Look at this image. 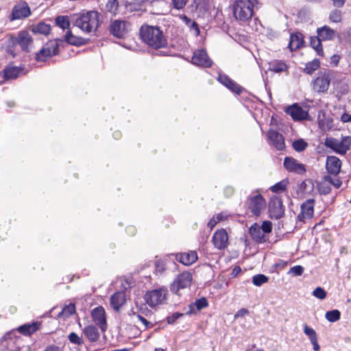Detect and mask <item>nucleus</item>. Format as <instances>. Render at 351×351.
I'll list each match as a JSON object with an SVG mask.
<instances>
[{"label":"nucleus","mask_w":351,"mask_h":351,"mask_svg":"<svg viewBox=\"0 0 351 351\" xmlns=\"http://www.w3.org/2000/svg\"><path fill=\"white\" fill-rule=\"evenodd\" d=\"M91 316L96 325L99 327L102 332H105L107 329V322L104 308L99 306L93 308L91 311Z\"/></svg>","instance_id":"obj_13"},{"label":"nucleus","mask_w":351,"mask_h":351,"mask_svg":"<svg viewBox=\"0 0 351 351\" xmlns=\"http://www.w3.org/2000/svg\"><path fill=\"white\" fill-rule=\"evenodd\" d=\"M248 209L255 216H259L266 207V201L261 194L250 196L247 199Z\"/></svg>","instance_id":"obj_9"},{"label":"nucleus","mask_w":351,"mask_h":351,"mask_svg":"<svg viewBox=\"0 0 351 351\" xmlns=\"http://www.w3.org/2000/svg\"><path fill=\"white\" fill-rule=\"evenodd\" d=\"M298 189L302 193L311 194L314 190V183L311 179L305 180L298 185Z\"/></svg>","instance_id":"obj_35"},{"label":"nucleus","mask_w":351,"mask_h":351,"mask_svg":"<svg viewBox=\"0 0 351 351\" xmlns=\"http://www.w3.org/2000/svg\"><path fill=\"white\" fill-rule=\"evenodd\" d=\"M217 80L224 86L228 88L230 90L237 93V95H240L243 90V87L237 84L234 81H233L230 77H229L226 74H222L219 73L217 77Z\"/></svg>","instance_id":"obj_17"},{"label":"nucleus","mask_w":351,"mask_h":351,"mask_svg":"<svg viewBox=\"0 0 351 351\" xmlns=\"http://www.w3.org/2000/svg\"><path fill=\"white\" fill-rule=\"evenodd\" d=\"M130 315L136 316L137 319L141 321L143 324L145 326V329L150 328L153 326V324L148 322L144 317H143L140 314H136L133 310H131V313H129Z\"/></svg>","instance_id":"obj_47"},{"label":"nucleus","mask_w":351,"mask_h":351,"mask_svg":"<svg viewBox=\"0 0 351 351\" xmlns=\"http://www.w3.org/2000/svg\"><path fill=\"white\" fill-rule=\"evenodd\" d=\"M176 259L184 265H191L197 260V254L195 251L176 254Z\"/></svg>","instance_id":"obj_23"},{"label":"nucleus","mask_w":351,"mask_h":351,"mask_svg":"<svg viewBox=\"0 0 351 351\" xmlns=\"http://www.w3.org/2000/svg\"><path fill=\"white\" fill-rule=\"evenodd\" d=\"M31 14V10L26 2H22L15 5L12 10L10 17V21L23 19Z\"/></svg>","instance_id":"obj_12"},{"label":"nucleus","mask_w":351,"mask_h":351,"mask_svg":"<svg viewBox=\"0 0 351 351\" xmlns=\"http://www.w3.org/2000/svg\"><path fill=\"white\" fill-rule=\"evenodd\" d=\"M325 317L330 322H335L340 319L341 313L337 309L328 311L326 313Z\"/></svg>","instance_id":"obj_38"},{"label":"nucleus","mask_w":351,"mask_h":351,"mask_svg":"<svg viewBox=\"0 0 351 351\" xmlns=\"http://www.w3.org/2000/svg\"><path fill=\"white\" fill-rule=\"evenodd\" d=\"M313 345V350L315 351H319L320 350V346L318 343V341L317 339L315 340V341H313L311 342Z\"/></svg>","instance_id":"obj_62"},{"label":"nucleus","mask_w":351,"mask_h":351,"mask_svg":"<svg viewBox=\"0 0 351 351\" xmlns=\"http://www.w3.org/2000/svg\"><path fill=\"white\" fill-rule=\"evenodd\" d=\"M285 112L287 114H289L294 121L304 120L308 116V112L298 104H294L287 107Z\"/></svg>","instance_id":"obj_19"},{"label":"nucleus","mask_w":351,"mask_h":351,"mask_svg":"<svg viewBox=\"0 0 351 351\" xmlns=\"http://www.w3.org/2000/svg\"><path fill=\"white\" fill-rule=\"evenodd\" d=\"M325 145L327 147L333 149L339 154H345L349 149L348 146L346 145L344 142H339L334 138H327Z\"/></svg>","instance_id":"obj_22"},{"label":"nucleus","mask_w":351,"mask_h":351,"mask_svg":"<svg viewBox=\"0 0 351 351\" xmlns=\"http://www.w3.org/2000/svg\"><path fill=\"white\" fill-rule=\"evenodd\" d=\"M341 121L343 123L351 122V114L344 112L341 117Z\"/></svg>","instance_id":"obj_59"},{"label":"nucleus","mask_w":351,"mask_h":351,"mask_svg":"<svg viewBox=\"0 0 351 351\" xmlns=\"http://www.w3.org/2000/svg\"><path fill=\"white\" fill-rule=\"evenodd\" d=\"M317 189L321 195H328L331 191V187L328 184L319 183L317 185Z\"/></svg>","instance_id":"obj_48"},{"label":"nucleus","mask_w":351,"mask_h":351,"mask_svg":"<svg viewBox=\"0 0 351 351\" xmlns=\"http://www.w3.org/2000/svg\"><path fill=\"white\" fill-rule=\"evenodd\" d=\"M315 203L314 199H308L301 204L300 213L297 217L299 221L304 223L306 219L313 217Z\"/></svg>","instance_id":"obj_10"},{"label":"nucleus","mask_w":351,"mask_h":351,"mask_svg":"<svg viewBox=\"0 0 351 351\" xmlns=\"http://www.w3.org/2000/svg\"><path fill=\"white\" fill-rule=\"evenodd\" d=\"M56 25L63 30L69 29L70 27V21L67 16H58L56 19Z\"/></svg>","instance_id":"obj_40"},{"label":"nucleus","mask_w":351,"mask_h":351,"mask_svg":"<svg viewBox=\"0 0 351 351\" xmlns=\"http://www.w3.org/2000/svg\"><path fill=\"white\" fill-rule=\"evenodd\" d=\"M41 322H34L32 323L25 324L18 328V331L25 335L29 336L40 329Z\"/></svg>","instance_id":"obj_26"},{"label":"nucleus","mask_w":351,"mask_h":351,"mask_svg":"<svg viewBox=\"0 0 351 351\" xmlns=\"http://www.w3.org/2000/svg\"><path fill=\"white\" fill-rule=\"evenodd\" d=\"M218 222L216 220V218L215 217H213V218H211L209 221L208 222V226L209 228H210L211 229H213L215 226L216 224Z\"/></svg>","instance_id":"obj_61"},{"label":"nucleus","mask_w":351,"mask_h":351,"mask_svg":"<svg viewBox=\"0 0 351 351\" xmlns=\"http://www.w3.org/2000/svg\"><path fill=\"white\" fill-rule=\"evenodd\" d=\"M32 31L34 34H40L43 35H47L51 31V26L44 22H40L38 24L32 27Z\"/></svg>","instance_id":"obj_34"},{"label":"nucleus","mask_w":351,"mask_h":351,"mask_svg":"<svg viewBox=\"0 0 351 351\" xmlns=\"http://www.w3.org/2000/svg\"><path fill=\"white\" fill-rule=\"evenodd\" d=\"M313 295L318 299L324 300L326 297V292L323 288L318 287L313 291Z\"/></svg>","instance_id":"obj_51"},{"label":"nucleus","mask_w":351,"mask_h":351,"mask_svg":"<svg viewBox=\"0 0 351 351\" xmlns=\"http://www.w3.org/2000/svg\"><path fill=\"white\" fill-rule=\"evenodd\" d=\"M212 242L218 250H224L228 245V236L225 229L217 230L213 235Z\"/></svg>","instance_id":"obj_14"},{"label":"nucleus","mask_w":351,"mask_h":351,"mask_svg":"<svg viewBox=\"0 0 351 351\" xmlns=\"http://www.w3.org/2000/svg\"><path fill=\"white\" fill-rule=\"evenodd\" d=\"M303 43L304 40L302 34L298 32L291 34L289 43V47L291 51H294L300 48L303 45Z\"/></svg>","instance_id":"obj_30"},{"label":"nucleus","mask_w":351,"mask_h":351,"mask_svg":"<svg viewBox=\"0 0 351 351\" xmlns=\"http://www.w3.org/2000/svg\"><path fill=\"white\" fill-rule=\"evenodd\" d=\"M317 34L322 41L332 40L335 36V31L327 25L317 28Z\"/></svg>","instance_id":"obj_27"},{"label":"nucleus","mask_w":351,"mask_h":351,"mask_svg":"<svg viewBox=\"0 0 351 351\" xmlns=\"http://www.w3.org/2000/svg\"><path fill=\"white\" fill-rule=\"evenodd\" d=\"M268 69L274 73H281L288 69V66L285 62L280 60H274L269 62Z\"/></svg>","instance_id":"obj_31"},{"label":"nucleus","mask_w":351,"mask_h":351,"mask_svg":"<svg viewBox=\"0 0 351 351\" xmlns=\"http://www.w3.org/2000/svg\"><path fill=\"white\" fill-rule=\"evenodd\" d=\"M269 278L264 274H257L252 277V282L254 285L260 287L268 281Z\"/></svg>","instance_id":"obj_45"},{"label":"nucleus","mask_w":351,"mask_h":351,"mask_svg":"<svg viewBox=\"0 0 351 351\" xmlns=\"http://www.w3.org/2000/svg\"><path fill=\"white\" fill-rule=\"evenodd\" d=\"M167 292L168 291L167 288L160 287L158 289L147 291L145 293L144 298L146 303L150 307H154L164 302L166 299Z\"/></svg>","instance_id":"obj_6"},{"label":"nucleus","mask_w":351,"mask_h":351,"mask_svg":"<svg viewBox=\"0 0 351 351\" xmlns=\"http://www.w3.org/2000/svg\"><path fill=\"white\" fill-rule=\"evenodd\" d=\"M99 13L94 10L80 13L76 15L74 25L87 34L96 32L99 26Z\"/></svg>","instance_id":"obj_2"},{"label":"nucleus","mask_w":351,"mask_h":351,"mask_svg":"<svg viewBox=\"0 0 351 351\" xmlns=\"http://www.w3.org/2000/svg\"><path fill=\"white\" fill-rule=\"evenodd\" d=\"M191 62L193 64L205 68H209L213 64L212 60L208 57L206 51L204 49H198L194 52Z\"/></svg>","instance_id":"obj_11"},{"label":"nucleus","mask_w":351,"mask_h":351,"mask_svg":"<svg viewBox=\"0 0 351 351\" xmlns=\"http://www.w3.org/2000/svg\"><path fill=\"white\" fill-rule=\"evenodd\" d=\"M283 165L285 168L289 172L301 175L306 171L304 165L298 162L297 160L291 157H286Z\"/></svg>","instance_id":"obj_16"},{"label":"nucleus","mask_w":351,"mask_h":351,"mask_svg":"<svg viewBox=\"0 0 351 351\" xmlns=\"http://www.w3.org/2000/svg\"><path fill=\"white\" fill-rule=\"evenodd\" d=\"M187 25L189 27L190 31L193 32L195 36H197L199 35L200 31H199V25L195 21H192Z\"/></svg>","instance_id":"obj_53"},{"label":"nucleus","mask_w":351,"mask_h":351,"mask_svg":"<svg viewBox=\"0 0 351 351\" xmlns=\"http://www.w3.org/2000/svg\"><path fill=\"white\" fill-rule=\"evenodd\" d=\"M303 329L304 333L308 337L311 342L317 339V335L313 328L309 327L307 324H304Z\"/></svg>","instance_id":"obj_43"},{"label":"nucleus","mask_w":351,"mask_h":351,"mask_svg":"<svg viewBox=\"0 0 351 351\" xmlns=\"http://www.w3.org/2000/svg\"><path fill=\"white\" fill-rule=\"evenodd\" d=\"M44 351H60V348L56 346H49Z\"/></svg>","instance_id":"obj_63"},{"label":"nucleus","mask_w":351,"mask_h":351,"mask_svg":"<svg viewBox=\"0 0 351 351\" xmlns=\"http://www.w3.org/2000/svg\"><path fill=\"white\" fill-rule=\"evenodd\" d=\"M33 40L30 34L26 31H21L15 38L14 43L19 45L21 49L28 52L29 47L32 45Z\"/></svg>","instance_id":"obj_20"},{"label":"nucleus","mask_w":351,"mask_h":351,"mask_svg":"<svg viewBox=\"0 0 351 351\" xmlns=\"http://www.w3.org/2000/svg\"><path fill=\"white\" fill-rule=\"evenodd\" d=\"M249 232L253 240H254L256 243H262L266 241L263 231L261 230L260 226L256 223L253 224L250 228Z\"/></svg>","instance_id":"obj_29"},{"label":"nucleus","mask_w":351,"mask_h":351,"mask_svg":"<svg viewBox=\"0 0 351 351\" xmlns=\"http://www.w3.org/2000/svg\"><path fill=\"white\" fill-rule=\"evenodd\" d=\"M75 313V306L73 303H70L68 305H65L62 311L59 313L58 316L62 315L68 317Z\"/></svg>","instance_id":"obj_41"},{"label":"nucleus","mask_w":351,"mask_h":351,"mask_svg":"<svg viewBox=\"0 0 351 351\" xmlns=\"http://www.w3.org/2000/svg\"><path fill=\"white\" fill-rule=\"evenodd\" d=\"M340 60V56L339 55H333L330 58V64L332 66H337Z\"/></svg>","instance_id":"obj_57"},{"label":"nucleus","mask_w":351,"mask_h":351,"mask_svg":"<svg viewBox=\"0 0 351 351\" xmlns=\"http://www.w3.org/2000/svg\"><path fill=\"white\" fill-rule=\"evenodd\" d=\"M260 228L264 233H269L272 230V223L269 221H264Z\"/></svg>","instance_id":"obj_55"},{"label":"nucleus","mask_w":351,"mask_h":351,"mask_svg":"<svg viewBox=\"0 0 351 351\" xmlns=\"http://www.w3.org/2000/svg\"><path fill=\"white\" fill-rule=\"evenodd\" d=\"M341 162L339 158L335 156H328L326 158V168L328 173L337 176L339 173Z\"/></svg>","instance_id":"obj_21"},{"label":"nucleus","mask_w":351,"mask_h":351,"mask_svg":"<svg viewBox=\"0 0 351 351\" xmlns=\"http://www.w3.org/2000/svg\"><path fill=\"white\" fill-rule=\"evenodd\" d=\"M23 68L15 66H7L3 71V77L5 80H15L23 73Z\"/></svg>","instance_id":"obj_24"},{"label":"nucleus","mask_w":351,"mask_h":351,"mask_svg":"<svg viewBox=\"0 0 351 351\" xmlns=\"http://www.w3.org/2000/svg\"><path fill=\"white\" fill-rule=\"evenodd\" d=\"M332 5L336 8H342L346 0H331Z\"/></svg>","instance_id":"obj_58"},{"label":"nucleus","mask_w":351,"mask_h":351,"mask_svg":"<svg viewBox=\"0 0 351 351\" xmlns=\"http://www.w3.org/2000/svg\"><path fill=\"white\" fill-rule=\"evenodd\" d=\"M69 340L70 341L71 343H74L75 345H78V346H80L82 345L84 342H83V340L82 339V338H80L75 332H71L69 335Z\"/></svg>","instance_id":"obj_49"},{"label":"nucleus","mask_w":351,"mask_h":351,"mask_svg":"<svg viewBox=\"0 0 351 351\" xmlns=\"http://www.w3.org/2000/svg\"><path fill=\"white\" fill-rule=\"evenodd\" d=\"M241 271V268L239 266L234 267L231 272V276L232 277L237 276Z\"/></svg>","instance_id":"obj_60"},{"label":"nucleus","mask_w":351,"mask_h":351,"mask_svg":"<svg viewBox=\"0 0 351 351\" xmlns=\"http://www.w3.org/2000/svg\"><path fill=\"white\" fill-rule=\"evenodd\" d=\"M319 66H320V62H319V59L315 58L312 61L308 62L306 64L305 68L304 69V72L308 75H311Z\"/></svg>","instance_id":"obj_37"},{"label":"nucleus","mask_w":351,"mask_h":351,"mask_svg":"<svg viewBox=\"0 0 351 351\" xmlns=\"http://www.w3.org/2000/svg\"><path fill=\"white\" fill-rule=\"evenodd\" d=\"M310 45L313 49H314L317 55L320 56H324V51L322 49V40L320 38L317 36H311L310 38Z\"/></svg>","instance_id":"obj_36"},{"label":"nucleus","mask_w":351,"mask_h":351,"mask_svg":"<svg viewBox=\"0 0 351 351\" xmlns=\"http://www.w3.org/2000/svg\"><path fill=\"white\" fill-rule=\"evenodd\" d=\"M304 268L301 265H295L290 268L288 274L291 275L292 276H300L304 273Z\"/></svg>","instance_id":"obj_46"},{"label":"nucleus","mask_w":351,"mask_h":351,"mask_svg":"<svg viewBox=\"0 0 351 351\" xmlns=\"http://www.w3.org/2000/svg\"><path fill=\"white\" fill-rule=\"evenodd\" d=\"M183 313L176 312L167 317V323L169 324H173L178 319L183 317Z\"/></svg>","instance_id":"obj_54"},{"label":"nucleus","mask_w":351,"mask_h":351,"mask_svg":"<svg viewBox=\"0 0 351 351\" xmlns=\"http://www.w3.org/2000/svg\"><path fill=\"white\" fill-rule=\"evenodd\" d=\"M329 19L332 23H340L342 20V12L337 9L332 10L329 14Z\"/></svg>","instance_id":"obj_44"},{"label":"nucleus","mask_w":351,"mask_h":351,"mask_svg":"<svg viewBox=\"0 0 351 351\" xmlns=\"http://www.w3.org/2000/svg\"><path fill=\"white\" fill-rule=\"evenodd\" d=\"M142 40L154 49L164 48L167 45V39L163 32L157 26L142 25L140 28Z\"/></svg>","instance_id":"obj_1"},{"label":"nucleus","mask_w":351,"mask_h":351,"mask_svg":"<svg viewBox=\"0 0 351 351\" xmlns=\"http://www.w3.org/2000/svg\"><path fill=\"white\" fill-rule=\"evenodd\" d=\"M83 333L90 342H96L100 337L98 328L94 325H88L84 327Z\"/></svg>","instance_id":"obj_28"},{"label":"nucleus","mask_w":351,"mask_h":351,"mask_svg":"<svg viewBox=\"0 0 351 351\" xmlns=\"http://www.w3.org/2000/svg\"><path fill=\"white\" fill-rule=\"evenodd\" d=\"M249 313V311L247 308H241L240 309L237 314L235 315V317H237L239 315H243L245 314H247Z\"/></svg>","instance_id":"obj_64"},{"label":"nucleus","mask_w":351,"mask_h":351,"mask_svg":"<svg viewBox=\"0 0 351 351\" xmlns=\"http://www.w3.org/2000/svg\"><path fill=\"white\" fill-rule=\"evenodd\" d=\"M331 80L330 70L320 71L317 73L316 78L312 81V89L318 93H326L328 90Z\"/></svg>","instance_id":"obj_4"},{"label":"nucleus","mask_w":351,"mask_h":351,"mask_svg":"<svg viewBox=\"0 0 351 351\" xmlns=\"http://www.w3.org/2000/svg\"><path fill=\"white\" fill-rule=\"evenodd\" d=\"M189 0H171V4L174 9L176 10H182L183 9Z\"/></svg>","instance_id":"obj_50"},{"label":"nucleus","mask_w":351,"mask_h":351,"mask_svg":"<svg viewBox=\"0 0 351 351\" xmlns=\"http://www.w3.org/2000/svg\"><path fill=\"white\" fill-rule=\"evenodd\" d=\"M257 0H235L232 5L233 16L240 23H247L254 13Z\"/></svg>","instance_id":"obj_3"},{"label":"nucleus","mask_w":351,"mask_h":351,"mask_svg":"<svg viewBox=\"0 0 351 351\" xmlns=\"http://www.w3.org/2000/svg\"><path fill=\"white\" fill-rule=\"evenodd\" d=\"M64 40L71 45L80 47L88 44L90 39L84 38L81 36H76L73 35L71 31H68L64 36Z\"/></svg>","instance_id":"obj_25"},{"label":"nucleus","mask_w":351,"mask_h":351,"mask_svg":"<svg viewBox=\"0 0 351 351\" xmlns=\"http://www.w3.org/2000/svg\"><path fill=\"white\" fill-rule=\"evenodd\" d=\"M208 306V303L207 300L205 298H202L195 301V303H192L189 305V311L186 313V315H191L195 313L194 308L195 307L197 310L200 311Z\"/></svg>","instance_id":"obj_32"},{"label":"nucleus","mask_w":351,"mask_h":351,"mask_svg":"<svg viewBox=\"0 0 351 351\" xmlns=\"http://www.w3.org/2000/svg\"><path fill=\"white\" fill-rule=\"evenodd\" d=\"M269 143L277 150L282 151L285 148V138L282 134L275 130H269L267 134Z\"/></svg>","instance_id":"obj_15"},{"label":"nucleus","mask_w":351,"mask_h":351,"mask_svg":"<svg viewBox=\"0 0 351 351\" xmlns=\"http://www.w3.org/2000/svg\"><path fill=\"white\" fill-rule=\"evenodd\" d=\"M324 180L332 184L337 189H339L342 184V182L339 179H334L329 176H325Z\"/></svg>","instance_id":"obj_52"},{"label":"nucleus","mask_w":351,"mask_h":351,"mask_svg":"<svg viewBox=\"0 0 351 351\" xmlns=\"http://www.w3.org/2000/svg\"><path fill=\"white\" fill-rule=\"evenodd\" d=\"M268 210L271 219L282 218L285 214V206L282 198L278 196L271 197L268 204Z\"/></svg>","instance_id":"obj_7"},{"label":"nucleus","mask_w":351,"mask_h":351,"mask_svg":"<svg viewBox=\"0 0 351 351\" xmlns=\"http://www.w3.org/2000/svg\"><path fill=\"white\" fill-rule=\"evenodd\" d=\"M124 293L120 291L115 292L110 298V304L115 310H119V307L124 302Z\"/></svg>","instance_id":"obj_33"},{"label":"nucleus","mask_w":351,"mask_h":351,"mask_svg":"<svg viewBox=\"0 0 351 351\" xmlns=\"http://www.w3.org/2000/svg\"><path fill=\"white\" fill-rule=\"evenodd\" d=\"M192 282V275L190 272H182L177 276L173 282L171 284L170 289L173 293L182 289L190 287Z\"/></svg>","instance_id":"obj_8"},{"label":"nucleus","mask_w":351,"mask_h":351,"mask_svg":"<svg viewBox=\"0 0 351 351\" xmlns=\"http://www.w3.org/2000/svg\"><path fill=\"white\" fill-rule=\"evenodd\" d=\"M156 272L162 274L165 270V264L162 260H157L155 262Z\"/></svg>","instance_id":"obj_56"},{"label":"nucleus","mask_w":351,"mask_h":351,"mask_svg":"<svg viewBox=\"0 0 351 351\" xmlns=\"http://www.w3.org/2000/svg\"><path fill=\"white\" fill-rule=\"evenodd\" d=\"M63 42L64 40L62 39L58 38L46 43L43 48L36 53V60L38 62H44L47 58L58 54L59 45Z\"/></svg>","instance_id":"obj_5"},{"label":"nucleus","mask_w":351,"mask_h":351,"mask_svg":"<svg viewBox=\"0 0 351 351\" xmlns=\"http://www.w3.org/2000/svg\"><path fill=\"white\" fill-rule=\"evenodd\" d=\"M126 24L127 22L124 21L115 20L112 21L109 29L110 34L118 38L124 37L127 33Z\"/></svg>","instance_id":"obj_18"},{"label":"nucleus","mask_w":351,"mask_h":351,"mask_svg":"<svg viewBox=\"0 0 351 351\" xmlns=\"http://www.w3.org/2000/svg\"><path fill=\"white\" fill-rule=\"evenodd\" d=\"M293 148L298 152L304 151L308 146V143L304 139L295 140L292 144Z\"/></svg>","instance_id":"obj_42"},{"label":"nucleus","mask_w":351,"mask_h":351,"mask_svg":"<svg viewBox=\"0 0 351 351\" xmlns=\"http://www.w3.org/2000/svg\"><path fill=\"white\" fill-rule=\"evenodd\" d=\"M288 180H282L280 182H277L274 185L271 186L269 189L273 193H281L286 190L287 184H288Z\"/></svg>","instance_id":"obj_39"}]
</instances>
